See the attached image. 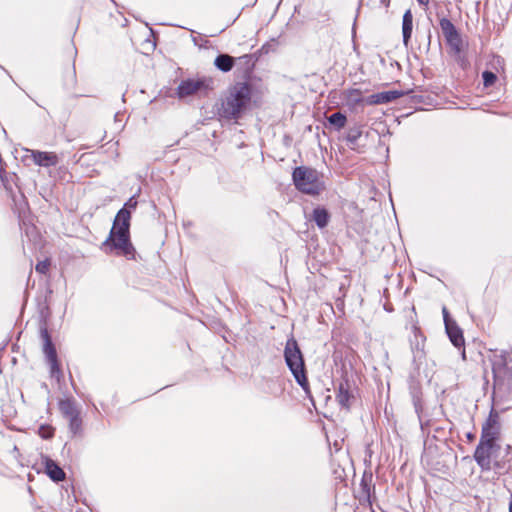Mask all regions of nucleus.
I'll return each instance as SVG.
<instances>
[{"label":"nucleus","mask_w":512,"mask_h":512,"mask_svg":"<svg viewBox=\"0 0 512 512\" xmlns=\"http://www.w3.org/2000/svg\"><path fill=\"white\" fill-rule=\"evenodd\" d=\"M130 219L131 212L121 208L115 216L108 238L103 243L104 248L114 249L118 255H123L127 259H133L135 256V248L130 241Z\"/></svg>","instance_id":"1"},{"label":"nucleus","mask_w":512,"mask_h":512,"mask_svg":"<svg viewBox=\"0 0 512 512\" xmlns=\"http://www.w3.org/2000/svg\"><path fill=\"white\" fill-rule=\"evenodd\" d=\"M252 96L251 85L245 82H238L231 86L221 99V106L218 109L220 117L232 120L241 117L248 108Z\"/></svg>","instance_id":"2"},{"label":"nucleus","mask_w":512,"mask_h":512,"mask_svg":"<svg viewBox=\"0 0 512 512\" xmlns=\"http://www.w3.org/2000/svg\"><path fill=\"white\" fill-rule=\"evenodd\" d=\"M489 360L492 365L494 389L501 393H510L512 390V353L495 351Z\"/></svg>","instance_id":"3"},{"label":"nucleus","mask_w":512,"mask_h":512,"mask_svg":"<svg viewBox=\"0 0 512 512\" xmlns=\"http://www.w3.org/2000/svg\"><path fill=\"white\" fill-rule=\"evenodd\" d=\"M284 359L296 382L306 393H309V382L306 376L303 354L293 336L285 344Z\"/></svg>","instance_id":"4"},{"label":"nucleus","mask_w":512,"mask_h":512,"mask_svg":"<svg viewBox=\"0 0 512 512\" xmlns=\"http://www.w3.org/2000/svg\"><path fill=\"white\" fill-rule=\"evenodd\" d=\"M292 178L296 188L302 193L315 196L325 189L324 183L315 169L305 166L296 167Z\"/></svg>","instance_id":"5"},{"label":"nucleus","mask_w":512,"mask_h":512,"mask_svg":"<svg viewBox=\"0 0 512 512\" xmlns=\"http://www.w3.org/2000/svg\"><path fill=\"white\" fill-rule=\"evenodd\" d=\"M500 446L497 443L479 441L475 452L474 459L482 470L489 471L493 468L501 469V463L496 459Z\"/></svg>","instance_id":"6"},{"label":"nucleus","mask_w":512,"mask_h":512,"mask_svg":"<svg viewBox=\"0 0 512 512\" xmlns=\"http://www.w3.org/2000/svg\"><path fill=\"white\" fill-rule=\"evenodd\" d=\"M214 80L210 77L189 78L182 80L176 89L178 98L184 99L189 96L206 95L213 89Z\"/></svg>","instance_id":"7"},{"label":"nucleus","mask_w":512,"mask_h":512,"mask_svg":"<svg viewBox=\"0 0 512 512\" xmlns=\"http://www.w3.org/2000/svg\"><path fill=\"white\" fill-rule=\"evenodd\" d=\"M39 331L40 337L43 341V353L50 367V376L60 382V380L63 378V372L60 368L57 351L52 342L51 335L49 334L48 328L45 325H41Z\"/></svg>","instance_id":"8"},{"label":"nucleus","mask_w":512,"mask_h":512,"mask_svg":"<svg viewBox=\"0 0 512 512\" xmlns=\"http://www.w3.org/2000/svg\"><path fill=\"white\" fill-rule=\"evenodd\" d=\"M336 400L338 404L349 410L352 402L355 400V385L353 381H350L347 376H343L337 384Z\"/></svg>","instance_id":"9"},{"label":"nucleus","mask_w":512,"mask_h":512,"mask_svg":"<svg viewBox=\"0 0 512 512\" xmlns=\"http://www.w3.org/2000/svg\"><path fill=\"white\" fill-rule=\"evenodd\" d=\"M444 325L449 340L456 348L461 350V357L466 360L463 330L457 325V322H444Z\"/></svg>","instance_id":"10"},{"label":"nucleus","mask_w":512,"mask_h":512,"mask_svg":"<svg viewBox=\"0 0 512 512\" xmlns=\"http://www.w3.org/2000/svg\"><path fill=\"white\" fill-rule=\"evenodd\" d=\"M500 434V424L498 421V415L492 413L482 426L480 441L497 443V439Z\"/></svg>","instance_id":"11"},{"label":"nucleus","mask_w":512,"mask_h":512,"mask_svg":"<svg viewBox=\"0 0 512 512\" xmlns=\"http://www.w3.org/2000/svg\"><path fill=\"white\" fill-rule=\"evenodd\" d=\"M402 95L403 93L397 90L383 91L368 96L365 102L368 105L387 104L400 98Z\"/></svg>","instance_id":"12"},{"label":"nucleus","mask_w":512,"mask_h":512,"mask_svg":"<svg viewBox=\"0 0 512 512\" xmlns=\"http://www.w3.org/2000/svg\"><path fill=\"white\" fill-rule=\"evenodd\" d=\"M35 164L44 167L56 166L59 163L58 156L53 152L32 151Z\"/></svg>","instance_id":"13"},{"label":"nucleus","mask_w":512,"mask_h":512,"mask_svg":"<svg viewBox=\"0 0 512 512\" xmlns=\"http://www.w3.org/2000/svg\"><path fill=\"white\" fill-rule=\"evenodd\" d=\"M45 471L46 474L55 482L65 479V472L63 469L50 458L45 459Z\"/></svg>","instance_id":"14"},{"label":"nucleus","mask_w":512,"mask_h":512,"mask_svg":"<svg viewBox=\"0 0 512 512\" xmlns=\"http://www.w3.org/2000/svg\"><path fill=\"white\" fill-rule=\"evenodd\" d=\"M413 29V15L410 10H407L403 15L402 20V35L403 43L407 47L412 35Z\"/></svg>","instance_id":"15"},{"label":"nucleus","mask_w":512,"mask_h":512,"mask_svg":"<svg viewBox=\"0 0 512 512\" xmlns=\"http://www.w3.org/2000/svg\"><path fill=\"white\" fill-rule=\"evenodd\" d=\"M59 410L67 419L80 413L75 401L70 398L59 401Z\"/></svg>","instance_id":"16"},{"label":"nucleus","mask_w":512,"mask_h":512,"mask_svg":"<svg viewBox=\"0 0 512 512\" xmlns=\"http://www.w3.org/2000/svg\"><path fill=\"white\" fill-rule=\"evenodd\" d=\"M234 64L235 58L229 54H219L214 60L215 67L225 73L231 71Z\"/></svg>","instance_id":"17"},{"label":"nucleus","mask_w":512,"mask_h":512,"mask_svg":"<svg viewBox=\"0 0 512 512\" xmlns=\"http://www.w3.org/2000/svg\"><path fill=\"white\" fill-rule=\"evenodd\" d=\"M312 219L315 221L319 228H325L330 220V214L327 209L317 207L313 210Z\"/></svg>","instance_id":"18"},{"label":"nucleus","mask_w":512,"mask_h":512,"mask_svg":"<svg viewBox=\"0 0 512 512\" xmlns=\"http://www.w3.org/2000/svg\"><path fill=\"white\" fill-rule=\"evenodd\" d=\"M439 25L445 41H448L458 33L457 28L448 18L442 17L439 21Z\"/></svg>","instance_id":"19"},{"label":"nucleus","mask_w":512,"mask_h":512,"mask_svg":"<svg viewBox=\"0 0 512 512\" xmlns=\"http://www.w3.org/2000/svg\"><path fill=\"white\" fill-rule=\"evenodd\" d=\"M446 43L449 46L450 53L452 55H459L464 51L463 39L459 32L456 35H454L451 39L446 41Z\"/></svg>","instance_id":"20"},{"label":"nucleus","mask_w":512,"mask_h":512,"mask_svg":"<svg viewBox=\"0 0 512 512\" xmlns=\"http://www.w3.org/2000/svg\"><path fill=\"white\" fill-rule=\"evenodd\" d=\"M328 122L337 130L342 129L347 122L346 116L341 112H335L328 117Z\"/></svg>","instance_id":"21"},{"label":"nucleus","mask_w":512,"mask_h":512,"mask_svg":"<svg viewBox=\"0 0 512 512\" xmlns=\"http://www.w3.org/2000/svg\"><path fill=\"white\" fill-rule=\"evenodd\" d=\"M69 421V429L73 435L79 433L82 429V419L80 417V413L68 418Z\"/></svg>","instance_id":"22"},{"label":"nucleus","mask_w":512,"mask_h":512,"mask_svg":"<svg viewBox=\"0 0 512 512\" xmlns=\"http://www.w3.org/2000/svg\"><path fill=\"white\" fill-rule=\"evenodd\" d=\"M482 79L485 87H491L495 84L497 76L494 72L486 70L482 73Z\"/></svg>","instance_id":"23"},{"label":"nucleus","mask_w":512,"mask_h":512,"mask_svg":"<svg viewBox=\"0 0 512 512\" xmlns=\"http://www.w3.org/2000/svg\"><path fill=\"white\" fill-rule=\"evenodd\" d=\"M347 99L349 102L358 104L362 101L361 91L359 89H351L348 91Z\"/></svg>","instance_id":"24"},{"label":"nucleus","mask_w":512,"mask_h":512,"mask_svg":"<svg viewBox=\"0 0 512 512\" xmlns=\"http://www.w3.org/2000/svg\"><path fill=\"white\" fill-rule=\"evenodd\" d=\"M53 433H54V429L51 427V426H48V425H42L40 426L39 428V435L43 438V439H49L53 436Z\"/></svg>","instance_id":"25"},{"label":"nucleus","mask_w":512,"mask_h":512,"mask_svg":"<svg viewBox=\"0 0 512 512\" xmlns=\"http://www.w3.org/2000/svg\"><path fill=\"white\" fill-rule=\"evenodd\" d=\"M361 136V131L359 129H351L347 134V141L351 144H356L358 139Z\"/></svg>","instance_id":"26"},{"label":"nucleus","mask_w":512,"mask_h":512,"mask_svg":"<svg viewBox=\"0 0 512 512\" xmlns=\"http://www.w3.org/2000/svg\"><path fill=\"white\" fill-rule=\"evenodd\" d=\"M50 262L48 260L40 261L37 263L35 269L40 274H46L49 270Z\"/></svg>","instance_id":"27"},{"label":"nucleus","mask_w":512,"mask_h":512,"mask_svg":"<svg viewBox=\"0 0 512 512\" xmlns=\"http://www.w3.org/2000/svg\"><path fill=\"white\" fill-rule=\"evenodd\" d=\"M453 56H454L455 60L457 61V63L462 68H466L468 61H467L466 57L462 55V53H460L459 55H453Z\"/></svg>","instance_id":"28"},{"label":"nucleus","mask_w":512,"mask_h":512,"mask_svg":"<svg viewBox=\"0 0 512 512\" xmlns=\"http://www.w3.org/2000/svg\"><path fill=\"white\" fill-rule=\"evenodd\" d=\"M137 206V200L135 197H131L124 205L123 208L127 209L130 212V209H135Z\"/></svg>","instance_id":"29"},{"label":"nucleus","mask_w":512,"mask_h":512,"mask_svg":"<svg viewBox=\"0 0 512 512\" xmlns=\"http://www.w3.org/2000/svg\"><path fill=\"white\" fill-rule=\"evenodd\" d=\"M504 62L503 58L500 56H494L493 57V65H502Z\"/></svg>","instance_id":"30"},{"label":"nucleus","mask_w":512,"mask_h":512,"mask_svg":"<svg viewBox=\"0 0 512 512\" xmlns=\"http://www.w3.org/2000/svg\"><path fill=\"white\" fill-rule=\"evenodd\" d=\"M239 61L240 62H244L245 64H249L250 61H251V56L250 55H244V56L239 58Z\"/></svg>","instance_id":"31"},{"label":"nucleus","mask_w":512,"mask_h":512,"mask_svg":"<svg viewBox=\"0 0 512 512\" xmlns=\"http://www.w3.org/2000/svg\"><path fill=\"white\" fill-rule=\"evenodd\" d=\"M443 320H452L446 307H443Z\"/></svg>","instance_id":"32"},{"label":"nucleus","mask_w":512,"mask_h":512,"mask_svg":"<svg viewBox=\"0 0 512 512\" xmlns=\"http://www.w3.org/2000/svg\"><path fill=\"white\" fill-rule=\"evenodd\" d=\"M211 324L212 325L207 326V328H209V329H216V326H219L221 324V322L214 321V322H211Z\"/></svg>","instance_id":"33"},{"label":"nucleus","mask_w":512,"mask_h":512,"mask_svg":"<svg viewBox=\"0 0 512 512\" xmlns=\"http://www.w3.org/2000/svg\"><path fill=\"white\" fill-rule=\"evenodd\" d=\"M417 2L420 4V5H428L429 3V0H417Z\"/></svg>","instance_id":"34"},{"label":"nucleus","mask_w":512,"mask_h":512,"mask_svg":"<svg viewBox=\"0 0 512 512\" xmlns=\"http://www.w3.org/2000/svg\"><path fill=\"white\" fill-rule=\"evenodd\" d=\"M381 3H383L385 6L389 5V0H381Z\"/></svg>","instance_id":"35"},{"label":"nucleus","mask_w":512,"mask_h":512,"mask_svg":"<svg viewBox=\"0 0 512 512\" xmlns=\"http://www.w3.org/2000/svg\"><path fill=\"white\" fill-rule=\"evenodd\" d=\"M509 511L512 512V495H511V500H510V503H509Z\"/></svg>","instance_id":"36"},{"label":"nucleus","mask_w":512,"mask_h":512,"mask_svg":"<svg viewBox=\"0 0 512 512\" xmlns=\"http://www.w3.org/2000/svg\"><path fill=\"white\" fill-rule=\"evenodd\" d=\"M467 437H468L469 439H472V438H473V435H472L471 433H469V434L467 435Z\"/></svg>","instance_id":"37"},{"label":"nucleus","mask_w":512,"mask_h":512,"mask_svg":"<svg viewBox=\"0 0 512 512\" xmlns=\"http://www.w3.org/2000/svg\"><path fill=\"white\" fill-rule=\"evenodd\" d=\"M223 339H224L225 341H228V339H227V337H226L225 335H223Z\"/></svg>","instance_id":"38"}]
</instances>
